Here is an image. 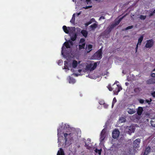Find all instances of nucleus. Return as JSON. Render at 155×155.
Instances as JSON below:
<instances>
[{
  "label": "nucleus",
  "mask_w": 155,
  "mask_h": 155,
  "mask_svg": "<svg viewBox=\"0 0 155 155\" xmlns=\"http://www.w3.org/2000/svg\"><path fill=\"white\" fill-rule=\"evenodd\" d=\"M120 135V132L117 129H115L112 132L113 138L114 139H116Z\"/></svg>",
  "instance_id": "obj_5"
},
{
  "label": "nucleus",
  "mask_w": 155,
  "mask_h": 155,
  "mask_svg": "<svg viewBox=\"0 0 155 155\" xmlns=\"http://www.w3.org/2000/svg\"><path fill=\"white\" fill-rule=\"evenodd\" d=\"M151 76L152 77H155V73H153L151 74Z\"/></svg>",
  "instance_id": "obj_44"
},
{
  "label": "nucleus",
  "mask_w": 155,
  "mask_h": 155,
  "mask_svg": "<svg viewBox=\"0 0 155 155\" xmlns=\"http://www.w3.org/2000/svg\"><path fill=\"white\" fill-rule=\"evenodd\" d=\"M153 12L154 13H155V9L153 11Z\"/></svg>",
  "instance_id": "obj_57"
},
{
  "label": "nucleus",
  "mask_w": 155,
  "mask_h": 155,
  "mask_svg": "<svg viewBox=\"0 0 155 155\" xmlns=\"http://www.w3.org/2000/svg\"><path fill=\"white\" fill-rule=\"evenodd\" d=\"M57 155H65L63 149L60 148L58 152Z\"/></svg>",
  "instance_id": "obj_18"
},
{
  "label": "nucleus",
  "mask_w": 155,
  "mask_h": 155,
  "mask_svg": "<svg viewBox=\"0 0 155 155\" xmlns=\"http://www.w3.org/2000/svg\"><path fill=\"white\" fill-rule=\"evenodd\" d=\"M64 47L63 46H62V50H61V54H63V50H64Z\"/></svg>",
  "instance_id": "obj_47"
},
{
  "label": "nucleus",
  "mask_w": 155,
  "mask_h": 155,
  "mask_svg": "<svg viewBox=\"0 0 155 155\" xmlns=\"http://www.w3.org/2000/svg\"><path fill=\"white\" fill-rule=\"evenodd\" d=\"M106 136V131L104 129L101 131L100 135V141L102 142L104 140Z\"/></svg>",
  "instance_id": "obj_9"
},
{
  "label": "nucleus",
  "mask_w": 155,
  "mask_h": 155,
  "mask_svg": "<svg viewBox=\"0 0 155 155\" xmlns=\"http://www.w3.org/2000/svg\"><path fill=\"white\" fill-rule=\"evenodd\" d=\"M146 83L147 84H150L155 83V79L150 78L146 81Z\"/></svg>",
  "instance_id": "obj_12"
},
{
  "label": "nucleus",
  "mask_w": 155,
  "mask_h": 155,
  "mask_svg": "<svg viewBox=\"0 0 155 155\" xmlns=\"http://www.w3.org/2000/svg\"><path fill=\"white\" fill-rule=\"evenodd\" d=\"M74 0H73V1H74Z\"/></svg>",
  "instance_id": "obj_61"
},
{
  "label": "nucleus",
  "mask_w": 155,
  "mask_h": 155,
  "mask_svg": "<svg viewBox=\"0 0 155 155\" xmlns=\"http://www.w3.org/2000/svg\"><path fill=\"white\" fill-rule=\"evenodd\" d=\"M64 45L67 48H71V46L69 44L68 42V41L65 42L64 43Z\"/></svg>",
  "instance_id": "obj_25"
},
{
  "label": "nucleus",
  "mask_w": 155,
  "mask_h": 155,
  "mask_svg": "<svg viewBox=\"0 0 155 155\" xmlns=\"http://www.w3.org/2000/svg\"><path fill=\"white\" fill-rule=\"evenodd\" d=\"M81 34L85 38H86L88 35L87 31L85 30H82L81 31Z\"/></svg>",
  "instance_id": "obj_14"
},
{
  "label": "nucleus",
  "mask_w": 155,
  "mask_h": 155,
  "mask_svg": "<svg viewBox=\"0 0 155 155\" xmlns=\"http://www.w3.org/2000/svg\"><path fill=\"white\" fill-rule=\"evenodd\" d=\"M77 61L76 60H74L72 62V66L74 68H76L78 65Z\"/></svg>",
  "instance_id": "obj_22"
},
{
  "label": "nucleus",
  "mask_w": 155,
  "mask_h": 155,
  "mask_svg": "<svg viewBox=\"0 0 155 155\" xmlns=\"http://www.w3.org/2000/svg\"><path fill=\"white\" fill-rule=\"evenodd\" d=\"M63 29L64 31L66 34H68L69 33L68 30L67 29V27L64 25L63 27Z\"/></svg>",
  "instance_id": "obj_24"
},
{
  "label": "nucleus",
  "mask_w": 155,
  "mask_h": 155,
  "mask_svg": "<svg viewBox=\"0 0 155 155\" xmlns=\"http://www.w3.org/2000/svg\"><path fill=\"white\" fill-rule=\"evenodd\" d=\"M92 7V5H89L88 6H86L85 7H83V8L86 9H87Z\"/></svg>",
  "instance_id": "obj_38"
},
{
  "label": "nucleus",
  "mask_w": 155,
  "mask_h": 155,
  "mask_svg": "<svg viewBox=\"0 0 155 155\" xmlns=\"http://www.w3.org/2000/svg\"><path fill=\"white\" fill-rule=\"evenodd\" d=\"M135 130V127L133 125L127 127L126 128V131L127 133L130 134L131 133H134Z\"/></svg>",
  "instance_id": "obj_4"
},
{
  "label": "nucleus",
  "mask_w": 155,
  "mask_h": 155,
  "mask_svg": "<svg viewBox=\"0 0 155 155\" xmlns=\"http://www.w3.org/2000/svg\"><path fill=\"white\" fill-rule=\"evenodd\" d=\"M143 35H142L138 39V42L137 43V45H140L141 42L143 40Z\"/></svg>",
  "instance_id": "obj_21"
},
{
  "label": "nucleus",
  "mask_w": 155,
  "mask_h": 155,
  "mask_svg": "<svg viewBox=\"0 0 155 155\" xmlns=\"http://www.w3.org/2000/svg\"><path fill=\"white\" fill-rule=\"evenodd\" d=\"M107 87L110 91H111L113 90V88L110 85H108L107 86Z\"/></svg>",
  "instance_id": "obj_35"
},
{
  "label": "nucleus",
  "mask_w": 155,
  "mask_h": 155,
  "mask_svg": "<svg viewBox=\"0 0 155 155\" xmlns=\"http://www.w3.org/2000/svg\"><path fill=\"white\" fill-rule=\"evenodd\" d=\"M69 82L70 83H73L74 84L75 83V80L72 78H70L69 80Z\"/></svg>",
  "instance_id": "obj_27"
},
{
  "label": "nucleus",
  "mask_w": 155,
  "mask_h": 155,
  "mask_svg": "<svg viewBox=\"0 0 155 155\" xmlns=\"http://www.w3.org/2000/svg\"><path fill=\"white\" fill-rule=\"evenodd\" d=\"M97 66V63H94L93 65V68H94V69L96 68Z\"/></svg>",
  "instance_id": "obj_39"
},
{
  "label": "nucleus",
  "mask_w": 155,
  "mask_h": 155,
  "mask_svg": "<svg viewBox=\"0 0 155 155\" xmlns=\"http://www.w3.org/2000/svg\"><path fill=\"white\" fill-rule=\"evenodd\" d=\"M68 136L70 138V140H73L74 139V138L76 136V134L74 133H70L69 134H68L67 133H64V140L65 142H67L68 140V138L67 137Z\"/></svg>",
  "instance_id": "obj_3"
},
{
  "label": "nucleus",
  "mask_w": 155,
  "mask_h": 155,
  "mask_svg": "<svg viewBox=\"0 0 155 155\" xmlns=\"http://www.w3.org/2000/svg\"><path fill=\"white\" fill-rule=\"evenodd\" d=\"M85 147H86L87 149L88 150H90L91 148V147L90 146L89 144H87L86 143H85Z\"/></svg>",
  "instance_id": "obj_32"
},
{
  "label": "nucleus",
  "mask_w": 155,
  "mask_h": 155,
  "mask_svg": "<svg viewBox=\"0 0 155 155\" xmlns=\"http://www.w3.org/2000/svg\"><path fill=\"white\" fill-rule=\"evenodd\" d=\"M140 142V140L138 138L135 140L133 142V146L135 148L139 147V144Z\"/></svg>",
  "instance_id": "obj_7"
},
{
  "label": "nucleus",
  "mask_w": 155,
  "mask_h": 155,
  "mask_svg": "<svg viewBox=\"0 0 155 155\" xmlns=\"http://www.w3.org/2000/svg\"><path fill=\"white\" fill-rule=\"evenodd\" d=\"M120 120H121V123H122V122H125V121H126V119H125L123 117H121L120 118Z\"/></svg>",
  "instance_id": "obj_34"
},
{
  "label": "nucleus",
  "mask_w": 155,
  "mask_h": 155,
  "mask_svg": "<svg viewBox=\"0 0 155 155\" xmlns=\"http://www.w3.org/2000/svg\"><path fill=\"white\" fill-rule=\"evenodd\" d=\"M150 124L153 127H155V118L151 119L150 121Z\"/></svg>",
  "instance_id": "obj_23"
},
{
  "label": "nucleus",
  "mask_w": 155,
  "mask_h": 155,
  "mask_svg": "<svg viewBox=\"0 0 155 155\" xmlns=\"http://www.w3.org/2000/svg\"><path fill=\"white\" fill-rule=\"evenodd\" d=\"M151 147L148 146L147 147L144 151L143 155H147L151 151Z\"/></svg>",
  "instance_id": "obj_10"
},
{
  "label": "nucleus",
  "mask_w": 155,
  "mask_h": 155,
  "mask_svg": "<svg viewBox=\"0 0 155 155\" xmlns=\"http://www.w3.org/2000/svg\"><path fill=\"white\" fill-rule=\"evenodd\" d=\"M77 35L76 33H73L71 37V39L72 41H75L77 38Z\"/></svg>",
  "instance_id": "obj_16"
},
{
  "label": "nucleus",
  "mask_w": 155,
  "mask_h": 155,
  "mask_svg": "<svg viewBox=\"0 0 155 155\" xmlns=\"http://www.w3.org/2000/svg\"><path fill=\"white\" fill-rule=\"evenodd\" d=\"M125 16V15L123 16L122 17L120 18L117 21V22L115 23L114 24H116V25H118L120 22V21H121L122 20V19Z\"/></svg>",
  "instance_id": "obj_26"
},
{
  "label": "nucleus",
  "mask_w": 155,
  "mask_h": 155,
  "mask_svg": "<svg viewBox=\"0 0 155 155\" xmlns=\"http://www.w3.org/2000/svg\"><path fill=\"white\" fill-rule=\"evenodd\" d=\"M133 25H131V26H128V27H127L126 28V30H127L130 29H131V28H133Z\"/></svg>",
  "instance_id": "obj_37"
},
{
  "label": "nucleus",
  "mask_w": 155,
  "mask_h": 155,
  "mask_svg": "<svg viewBox=\"0 0 155 155\" xmlns=\"http://www.w3.org/2000/svg\"><path fill=\"white\" fill-rule=\"evenodd\" d=\"M138 45H137H137H136V47L135 48L136 53L137 52V49L138 48Z\"/></svg>",
  "instance_id": "obj_45"
},
{
  "label": "nucleus",
  "mask_w": 155,
  "mask_h": 155,
  "mask_svg": "<svg viewBox=\"0 0 155 155\" xmlns=\"http://www.w3.org/2000/svg\"><path fill=\"white\" fill-rule=\"evenodd\" d=\"M114 104H113V103H112V107H113L114 106Z\"/></svg>",
  "instance_id": "obj_52"
},
{
  "label": "nucleus",
  "mask_w": 155,
  "mask_h": 155,
  "mask_svg": "<svg viewBox=\"0 0 155 155\" xmlns=\"http://www.w3.org/2000/svg\"><path fill=\"white\" fill-rule=\"evenodd\" d=\"M138 101L140 103L143 104L144 103V100L142 99H140L138 100Z\"/></svg>",
  "instance_id": "obj_36"
},
{
  "label": "nucleus",
  "mask_w": 155,
  "mask_h": 155,
  "mask_svg": "<svg viewBox=\"0 0 155 155\" xmlns=\"http://www.w3.org/2000/svg\"><path fill=\"white\" fill-rule=\"evenodd\" d=\"M116 26V25L114 23L112 24L110 26L107 27L105 32L109 34L111 31L112 29Z\"/></svg>",
  "instance_id": "obj_8"
},
{
  "label": "nucleus",
  "mask_w": 155,
  "mask_h": 155,
  "mask_svg": "<svg viewBox=\"0 0 155 155\" xmlns=\"http://www.w3.org/2000/svg\"><path fill=\"white\" fill-rule=\"evenodd\" d=\"M102 50L101 48L96 52L92 56V59L95 60H100L102 58Z\"/></svg>",
  "instance_id": "obj_1"
},
{
  "label": "nucleus",
  "mask_w": 155,
  "mask_h": 155,
  "mask_svg": "<svg viewBox=\"0 0 155 155\" xmlns=\"http://www.w3.org/2000/svg\"><path fill=\"white\" fill-rule=\"evenodd\" d=\"M115 84V83H114V84H113V86H114Z\"/></svg>",
  "instance_id": "obj_59"
},
{
  "label": "nucleus",
  "mask_w": 155,
  "mask_h": 155,
  "mask_svg": "<svg viewBox=\"0 0 155 155\" xmlns=\"http://www.w3.org/2000/svg\"><path fill=\"white\" fill-rule=\"evenodd\" d=\"M117 102V99L115 97L113 98L112 102L113 104H115Z\"/></svg>",
  "instance_id": "obj_40"
},
{
  "label": "nucleus",
  "mask_w": 155,
  "mask_h": 155,
  "mask_svg": "<svg viewBox=\"0 0 155 155\" xmlns=\"http://www.w3.org/2000/svg\"><path fill=\"white\" fill-rule=\"evenodd\" d=\"M154 14V13H153V12H152L151 13H150V15H149V16H150V17H151V16H153V14Z\"/></svg>",
  "instance_id": "obj_48"
},
{
  "label": "nucleus",
  "mask_w": 155,
  "mask_h": 155,
  "mask_svg": "<svg viewBox=\"0 0 155 155\" xmlns=\"http://www.w3.org/2000/svg\"><path fill=\"white\" fill-rule=\"evenodd\" d=\"M100 18H103V19H104V17H103V16H101V17Z\"/></svg>",
  "instance_id": "obj_53"
},
{
  "label": "nucleus",
  "mask_w": 155,
  "mask_h": 155,
  "mask_svg": "<svg viewBox=\"0 0 155 155\" xmlns=\"http://www.w3.org/2000/svg\"><path fill=\"white\" fill-rule=\"evenodd\" d=\"M91 20H95L94 19V18H92V19H91Z\"/></svg>",
  "instance_id": "obj_58"
},
{
  "label": "nucleus",
  "mask_w": 155,
  "mask_h": 155,
  "mask_svg": "<svg viewBox=\"0 0 155 155\" xmlns=\"http://www.w3.org/2000/svg\"><path fill=\"white\" fill-rule=\"evenodd\" d=\"M152 101L151 99H150V100H146L145 101V103H147L149 104H150V102Z\"/></svg>",
  "instance_id": "obj_33"
},
{
  "label": "nucleus",
  "mask_w": 155,
  "mask_h": 155,
  "mask_svg": "<svg viewBox=\"0 0 155 155\" xmlns=\"http://www.w3.org/2000/svg\"><path fill=\"white\" fill-rule=\"evenodd\" d=\"M93 46L92 45L89 44L86 46L85 48V51L87 53L90 52L92 50Z\"/></svg>",
  "instance_id": "obj_11"
},
{
  "label": "nucleus",
  "mask_w": 155,
  "mask_h": 155,
  "mask_svg": "<svg viewBox=\"0 0 155 155\" xmlns=\"http://www.w3.org/2000/svg\"><path fill=\"white\" fill-rule=\"evenodd\" d=\"M97 26V24L95 23L90 25V27L92 30H94Z\"/></svg>",
  "instance_id": "obj_20"
},
{
  "label": "nucleus",
  "mask_w": 155,
  "mask_h": 155,
  "mask_svg": "<svg viewBox=\"0 0 155 155\" xmlns=\"http://www.w3.org/2000/svg\"><path fill=\"white\" fill-rule=\"evenodd\" d=\"M64 68L65 69H68V65H64Z\"/></svg>",
  "instance_id": "obj_46"
},
{
  "label": "nucleus",
  "mask_w": 155,
  "mask_h": 155,
  "mask_svg": "<svg viewBox=\"0 0 155 155\" xmlns=\"http://www.w3.org/2000/svg\"><path fill=\"white\" fill-rule=\"evenodd\" d=\"M68 42V43H69L71 45H73V43L72 42V41H71L70 40H69Z\"/></svg>",
  "instance_id": "obj_43"
},
{
  "label": "nucleus",
  "mask_w": 155,
  "mask_h": 155,
  "mask_svg": "<svg viewBox=\"0 0 155 155\" xmlns=\"http://www.w3.org/2000/svg\"><path fill=\"white\" fill-rule=\"evenodd\" d=\"M92 23V22L91 21H88V22H87L86 24V26H88V25H89L90 24H91Z\"/></svg>",
  "instance_id": "obj_42"
},
{
  "label": "nucleus",
  "mask_w": 155,
  "mask_h": 155,
  "mask_svg": "<svg viewBox=\"0 0 155 155\" xmlns=\"http://www.w3.org/2000/svg\"><path fill=\"white\" fill-rule=\"evenodd\" d=\"M99 104L101 105L104 104V102L103 101H101L100 102Z\"/></svg>",
  "instance_id": "obj_49"
},
{
  "label": "nucleus",
  "mask_w": 155,
  "mask_h": 155,
  "mask_svg": "<svg viewBox=\"0 0 155 155\" xmlns=\"http://www.w3.org/2000/svg\"><path fill=\"white\" fill-rule=\"evenodd\" d=\"M143 109L141 107H139L137 110V114L139 115H140L143 112Z\"/></svg>",
  "instance_id": "obj_17"
},
{
  "label": "nucleus",
  "mask_w": 155,
  "mask_h": 155,
  "mask_svg": "<svg viewBox=\"0 0 155 155\" xmlns=\"http://www.w3.org/2000/svg\"><path fill=\"white\" fill-rule=\"evenodd\" d=\"M86 44L84 43L82 44H79L78 45V48L79 50H81L82 49H85Z\"/></svg>",
  "instance_id": "obj_13"
},
{
  "label": "nucleus",
  "mask_w": 155,
  "mask_h": 155,
  "mask_svg": "<svg viewBox=\"0 0 155 155\" xmlns=\"http://www.w3.org/2000/svg\"><path fill=\"white\" fill-rule=\"evenodd\" d=\"M75 20V14H74L73 15L70 21V22L72 23H73L74 22Z\"/></svg>",
  "instance_id": "obj_28"
},
{
  "label": "nucleus",
  "mask_w": 155,
  "mask_h": 155,
  "mask_svg": "<svg viewBox=\"0 0 155 155\" xmlns=\"http://www.w3.org/2000/svg\"><path fill=\"white\" fill-rule=\"evenodd\" d=\"M86 68L87 70H90V71H92L94 70V68H93V65L91 64L86 66Z\"/></svg>",
  "instance_id": "obj_15"
},
{
  "label": "nucleus",
  "mask_w": 155,
  "mask_h": 155,
  "mask_svg": "<svg viewBox=\"0 0 155 155\" xmlns=\"http://www.w3.org/2000/svg\"><path fill=\"white\" fill-rule=\"evenodd\" d=\"M78 71H79V72H81V70H78Z\"/></svg>",
  "instance_id": "obj_56"
},
{
  "label": "nucleus",
  "mask_w": 155,
  "mask_h": 155,
  "mask_svg": "<svg viewBox=\"0 0 155 155\" xmlns=\"http://www.w3.org/2000/svg\"><path fill=\"white\" fill-rule=\"evenodd\" d=\"M153 40L151 39L147 41V43L145 45V47L146 48H151L153 45Z\"/></svg>",
  "instance_id": "obj_6"
},
{
  "label": "nucleus",
  "mask_w": 155,
  "mask_h": 155,
  "mask_svg": "<svg viewBox=\"0 0 155 155\" xmlns=\"http://www.w3.org/2000/svg\"><path fill=\"white\" fill-rule=\"evenodd\" d=\"M116 90L114 91H116L117 93H118L122 89V87L121 86H119L117 85H116Z\"/></svg>",
  "instance_id": "obj_19"
},
{
  "label": "nucleus",
  "mask_w": 155,
  "mask_h": 155,
  "mask_svg": "<svg viewBox=\"0 0 155 155\" xmlns=\"http://www.w3.org/2000/svg\"><path fill=\"white\" fill-rule=\"evenodd\" d=\"M135 106L133 104H130L128 105L127 108V112L130 114H133L136 112L135 110Z\"/></svg>",
  "instance_id": "obj_2"
},
{
  "label": "nucleus",
  "mask_w": 155,
  "mask_h": 155,
  "mask_svg": "<svg viewBox=\"0 0 155 155\" xmlns=\"http://www.w3.org/2000/svg\"><path fill=\"white\" fill-rule=\"evenodd\" d=\"M95 151L96 153H97L98 152V154L100 155L101 153V150H98L97 148H96L95 150Z\"/></svg>",
  "instance_id": "obj_30"
},
{
  "label": "nucleus",
  "mask_w": 155,
  "mask_h": 155,
  "mask_svg": "<svg viewBox=\"0 0 155 155\" xmlns=\"http://www.w3.org/2000/svg\"><path fill=\"white\" fill-rule=\"evenodd\" d=\"M81 14V13L79 12V13H78V15H79Z\"/></svg>",
  "instance_id": "obj_55"
},
{
  "label": "nucleus",
  "mask_w": 155,
  "mask_h": 155,
  "mask_svg": "<svg viewBox=\"0 0 155 155\" xmlns=\"http://www.w3.org/2000/svg\"><path fill=\"white\" fill-rule=\"evenodd\" d=\"M86 2H87V3L88 4L89 2H90L91 0H86Z\"/></svg>",
  "instance_id": "obj_51"
},
{
  "label": "nucleus",
  "mask_w": 155,
  "mask_h": 155,
  "mask_svg": "<svg viewBox=\"0 0 155 155\" xmlns=\"http://www.w3.org/2000/svg\"><path fill=\"white\" fill-rule=\"evenodd\" d=\"M139 18L141 20H144L146 19V15L144 16L142 15H141L140 16Z\"/></svg>",
  "instance_id": "obj_29"
},
{
  "label": "nucleus",
  "mask_w": 155,
  "mask_h": 155,
  "mask_svg": "<svg viewBox=\"0 0 155 155\" xmlns=\"http://www.w3.org/2000/svg\"><path fill=\"white\" fill-rule=\"evenodd\" d=\"M64 65H68V63L67 61H64Z\"/></svg>",
  "instance_id": "obj_50"
},
{
  "label": "nucleus",
  "mask_w": 155,
  "mask_h": 155,
  "mask_svg": "<svg viewBox=\"0 0 155 155\" xmlns=\"http://www.w3.org/2000/svg\"><path fill=\"white\" fill-rule=\"evenodd\" d=\"M85 40L84 38H81L80 39L79 42V44H82L85 43Z\"/></svg>",
  "instance_id": "obj_31"
},
{
  "label": "nucleus",
  "mask_w": 155,
  "mask_h": 155,
  "mask_svg": "<svg viewBox=\"0 0 155 155\" xmlns=\"http://www.w3.org/2000/svg\"><path fill=\"white\" fill-rule=\"evenodd\" d=\"M98 0H95L96 1H98Z\"/></svg>",
  "instance_id": "obj_60"
},
{
  "label": "nucleus",
  "mask_w": 155,
  "mask_h": 155,
  "mask_svg": "<svg viewBox=\"0 0 155 155\" xmlns=\"http://www.w3.org/2000/svg\"><path fill=\"white\" fill-rule=\"evenodd\" d=\"M151 95L153 97L155 98V91L152 92Z\"/></svg>",
  "instance_id": "obj_41"
},
{
  "label": "nucleus",
  "mask_w": 155,
  "mask_h": 155,
  "mask_svg": "<svg viewBox=\"0 0 155 155\" xmlns=\"http://www.w3.org/2000/svg\"><path fill=\"white\" fill-rule=\"evenodd\" d=\"M107 107H108V105H105V108H107Z\"/></svg>",
  "instance_id": "obj_54"
}]
</instances>
